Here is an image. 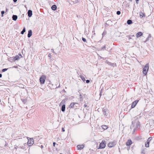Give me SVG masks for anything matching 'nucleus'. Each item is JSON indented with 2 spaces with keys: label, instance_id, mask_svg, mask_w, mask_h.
Here are the masks:
<instances>
[{
  "label": "nucleus",
  "instance_id": "obj_1",
  "mask_svg": "<svg viewBox=\"0 0 154 154\" xmlns=\"http://www.w3.org/2000/svg\"><path fill=\"white\" fill-rule=\"evenodd\" d=\"M140 116L138 115L134 117L133 119L134 120L132 122V124L131 125V128L134 126H136L137 128H139L140 127V122L138 121V119L140 118Z\"/></svg>",
  "mask_w": 154,
  "mask_h": 154
},
{
  "label": "nucleus",
  "instance_id": "obj_2",
  "mask_svg": "<svg viewBox=\"0 0 154 154\" xmlns=\"http://www.w3.org/2000/svg\"><path fill=\"white\" fill-rule=\"evenodd\" d=\"M149 64L147 63L145 65L144 67L143 68V72L144 75H146L149 69Z\"/></svg>",
  "mask_w": 154,
  "mask_h": 154
},
{
  "label": "nucleus",
  "instance_id": "obj_3",
  "mask_svg": "<svg viewBox=\"0 0 154 154\" xmlns=\"http://www.w3.org/2000/svg\"><path fill=\"white\" fill-rule=\"evenodd\" d=\"M46 78V76L44 75H42L40 77L39 79V80L41 84L42 85L44 84Z\"/></svg>",
  "mask_w": 154,
  "mask_h": 154
},
{
  "label": "nucleus",
  "instance_id": "obj_4",
  "mask_svg": "<svg viewBox=\"0 0 154 154\" xmlns=\"http://www.w3.org/2000/svg\"><path fill=\"white\" fill-rule=\"evenodd\" d=\"M106 146L105 141H102L99 145V148L98 149H101L104 148Z\"/></svg>",
  "mask_w": 154,
  "mask_h": 154
},
{
  "label": "nucleus",
  "instance_id": "obj_5",
  "mask_svg": "<svg viewBox=\"0 0 154 154\" xmlns=\"http://www.w3.org/2000/svg\"><path fill=\"white\" fill-rule=\"evenodd\" d=\"M34 140L32 138H30L29 140L28 139L27 144L29 146H32L34 144Z\"/></svg>",
  "mask_w": 154,
  "mask_h": 154
},
{
  "label": "nucleus",
  "instance_id": "obj_6",
  "mask_svg": "<svg viewBox=\"0 0 154 154\" xmlns=\"http://www.w3.org/2000/svg\"><path fill=\"white\" fill-rule=\"evenodd\" d=\"M116 144V142L114 141L109 143L108 144V146L109 147L111 148L114 146Z\"/></svg>",
  "mask_w": 154,
  "mask_h": 154
},
{
  "label": "nucleus",
  "instance_id": "obj_7",
  "mask_svg": "<svg viewBox=\"0 0 154 154\" xmlns=\"http://www.w3.org/2000/svg\"><path fill=\"white\" fill-rule=\"evenodd\" d=\"M139 100H136L133 102L132 104L131 108H134L138 102Z\"/></svg>",
  "mask_w": 154,
  "mask_h": 154
},
{
  "label": "nucleus",
  "instance_id": "obj_8",
  "mask_svg": "<svg viewBox=\"0 0 154 154\" xmlns=\"http://www.w3.org/2000/svg\"><path fill=\"white\" fill-rule=\"evenodd\" d=\"M75 105H79V104L78 103L75 102H72L71 103L69 107L71 108H73L75 107Z\"/></svg>",
  "mask_w": 154,
  "mask_h": 154
},
{
  "label": "nucleus",
  "instance_id": "obj_9",
  "mask_svg": "<svg viewBox=\"0 0 154 154\" xmlns=\"http://www.w3.org/2000/svg\"><path fill=\"white\" fill-rule=\"evenodd\" d=\"M102 112L103 115L105 117H107V114L106 113L107 109L106 108H103L102 109Z\"/></svg>",
  "mask_w": 154,
  "mask_h": 154
},
{
  "label": "nucleus",
  "instance_id": "obj_10",
  "mask_svg": "<svg viewBox=\"0 0 154 154\" xmlns=\"http://www.w3.org/2000/svg\"><path fill=\"white\" fill-rule=\"evenodd\" d=\"M106 63H107L108 65H110L112 66L113 67H114V65H116V63H112L108 61V60H106Z\"/></svg>",
  "mask_w": 154,
  "mask_h": 154
},
{
  "label": "nucleus",
  "instance_id": "obj_11",
  "mask_svg": "<svg viewBox=\"0 0 154 154\" xmlns=\"http://www.w3.org/2000/svg\"><path fill=\"white\" fill-rule=\"evenodd\" d=\"M132 143V141L130 139L128 140V141L126 143V145L127 146H130Z\"/></svg>",
  "mask_w": 154,
  "mask_h": 154
},
{
  "label": "nucleus",
  "instance_id": "obj_12",
  "mask_svg": "<svg viewBox=\"0 0 154 154\" xmlns=\"http://www.w3.org/2000/svg\"><path fill=\"white\" fill-rule=\"evenodd\" d=\"M84 146V145H79L77 146V147L78 149L81 150L83 148Z\"/></svg>",
  "mask_w": 154,
  "mask_h": 154
},
{
  "label": "nucleus",
  "instance_id": "obj_13",
  "mask_svg": "<svg viewBox=\"0 0 154 154\" xmlns=\"http://www.w3.org/2000/svg\"><path fill=\"white\" fill-rule=\"evenodd\" d=\"M27 14L28 16L29 17H31L32 16V11L31 10H29L27 12Z\"/></svg>",
  "mask_w": 154,
  "mask_h": 154
},
{
  "label": "nucleus",
  "instance_id": "obj_14",
  "mask_svg": "<svg viewBox=\"0 0 154 154\" xmlns=\"http://www.w3.org/2000/svg\"><path fill=\"white\" fill-rule=\"evenodd\" d=\"M32 35V32L31 30H29L28 31V34L27 35V37L28 38H30L31 37Z\"/></svg>",
  "mask_w": 154,
  "mask_h": 154
},
{
  "label": "nucleus",
  "instance_id": "obj_15",
  "mask_svg": "<svg viewBox=\"0 0 154 154\" xmlns=\"http://www.w3.org/2000/svg\"><path fill=\"white\" fill-rule=\"evenodd\" d=\"M143 35V33L141 32H139L136 34V37L138 38Z\"/></svg>",
  "mask_w": 154,
  "mask_h": 154
},
{
  "label": "nucleus",
  "instance_id": "obj_16",
  "mask_svg": "<svg viewBox=\"0 0 154 154\" xmlns=\"http://www.w3.org/2000/svg\"><path fill=\"white\" fill-rule=\"evenodd\" d=\"M12 18L13 20L16 21L17 18V15H13L12 16Z\"/></svg>",
  "mask_w": 154,
  "mask_h": 154
},
{
  "label": "nucleus",
  "instance_id": "obj_17",
  "mask_svg": "<svg viewBox=\"0 0 154 154\" xmlns=\"http://www.w3.org/2000/svg\"><path fill=\"white\" fill-rule=\"evenodd\" d=\"M51 8L52 10L55 11L57 8V6L55 5H54L51 6Z\"/></svg>",
  "mask_w": 154,
  "mask_h": 154
},
{
  "label": "nucleus",
  "instance_id": "obj_18",
  "mask_svg": "<svg viewBox=\"0 0 154 154\" xmlns=\"http://www.w3.org/2000/svg\"><path fill=\"white\" fill-rule=\"evenodd\" d=\"M65 105L63 104L61 107V110L62 112H64L65 111Z\"/></svg>",
  "mask_w": 154,
  "mask_h": 154
},
{
  "label": "nucleus",
  "instance_id": "obj_19",
  "mask_svg": "<svg viewBox=\"0 0 154 154\" xmlns=\"http://www.w3.org/2000/svg\"><path fill=\"white\" fill-rule=\"evenodd\" d=\"M20 58V57L18 55H16L14 58V61L18 60Z\"/></svg>",
  "mask_w": 154,
  "mask_h": 154
},
{
  "label": "nucleus",
  "instance_id": "obj_20",
  "mask_svg": "<svg viewBox=\"0 0 154 154\" xmlns=\"http://www.w3.org/2000/svg\"><path fill=\"white\" fill-rule=\"evenodd\" d=\"M101 127L104 130H106L108 128V126L105 125H102Z\"/></svg>",
  "mask_w": 154,
  "mask_h": 154
},
{
  "label": "nucleus",
  "instance_id": "obj_21",
  "mask_svg": "<svg viewBox=\"0 0 154 154\" xmlns=\"http://www.w3.org/2000/svg\"><path fill=\"white\" fill-rule=\"evenodd\" d=\"M127 23L128 25H130L133 23V22L132 20H128L127 21Z\"/></svg>",
  "mask_w": 154,
  "mask_h": 154
},
{
  "label": "nucleus",
  "instance_id": "obj_22",
  "mask_svg": "<svg viewBox=\"0 0 154 154\" xmlns=\"http://www.w3.org/2000/svg\"><path fill=\"white\" fill-rule=\"evenodd\" d=\"M149 143L146 141L145 143V146L146 147H148L149 146Z\"/></svg>",
  "mask_w": 154,
  "mask_h": 154
},
{
  "label": "nucleus",
  "instance_id": "obj_23",
  "mask_svg": "<svg viewBox=\"0 0 154 154\" xmlns=\"http://www.w3.org/2000/svg\"><path fill=\"white\" fill-rule=\"evenodd\" d=\"M26 32V28L24 27L22 30L21 32V34L22 35L24 34V33Z\"/></svg>",
  "mask_w": 154,
  "mask_h": 154
},
{
  "label": "nucleus",
  "instance_id": "obj_24",
  "mask_svg": "<svg viewBox=\"0 0 154 154\" xmlns=\"http://www.w3.org/2000/svg\"><path fill=\"white\" fill-rule=\"evenodd\" d=\"M80 78L82 80V81H83V82H85L86 81L85 78L83 75H81L80 76Z\"/></svg>",
  "mask_w": 154,
  "mask_h": 154
},
{
  "label": "nucleus",
  "instance_id": "obj_25",
  "mask_svg": "<svg viewBox=\"0 0 154 154\" xmlns=\"http://www.w3.org/2000/svg\"><path fill=\"white\" fill-rule=\"evenodd\" d=\"M145 16V14H144L142 13V12H141L140 13V17L141 18H142L143 17H144Z\"/></svg>",
  "mask_w": 154,
  "mask_h": 154
},
{
  "label": "nucleus",
  "instance_id": "obj_26",
  "mask_svg": "<svg viewBox=\"0 0 154 154\" xmlns=\"http://www.w3.org/2000/svg\"><path fill=\"white\" fill-rule=\"evenodd\" d=\"M106 34V31H104L102 34V37L105 36Z\"/></svg>",
  "mask_w": 154,
  "mask_h": 154
},
{
  "label": "nucleus",
  "instance_id": "obj_27",
  "mask_svg": "<svg viewBox=\"0 0 154 154\" xmlns=\"http://www.w3.org/2000/svg\"><path fill=\"white\" fill-rule=\"evenodd\" d=\"M152 137H150L148 139L147 141L149 143L150 141L152 140Z\"/></svg>",
  "mask_w": 154,
  "mask_h": 154
},
{
  "label": "nucleus",
  "instance_id": "obj_28",
  "mask_svg": "<svg viewBox=\"0 0 154 154\" xmlns=\"http://www.w3.org/2000/svg\"><path fill=\"white\" fill-rule=\"evenodd\" d=\"M21 100L23 103H25L26 102V99H21Z\"/></svg>",
  "mask_w": 154,
  "mask_h": 154
},
{
  "label": "nucleus",
  "instance_id": "obj_29",
  "mask_svg": "<svg viewBox=\"0 0 154 154\" xmlns=\"http://www.w3.org/2000/svg\"><path fill=\"white\" fill-rule=\"evenodd\" d=\"M8 69V68H5L3 69H2V72H4L5 71H7Z\"/></svg>",
  "mask_w": 154,
  "mask_h": 154
},
{
  "label": "nucleus",
  "instance_id": "obj_30",
  "mask_svg": "<svg viewBox=\"0 0 154 154\" xmlns=\"http://www.w3.org/2000/svg\"><path fill=\"white\" fill-rule=\"evenodd\" d=\"M5 11H2L1 12V14H2V17H3V15L4 14H5Z\"/></svg>",
  "mask_w": 154,
  "mask_h": 154
},
{
  "label": "nucleus",
  "instance_id": "obj_31",
  "mask_svg": "<svg viewBox=\"0 0 154 154\" xmlns=\"http://www.w3.org/2000/svg\"><path fill=\"white\" fill-rule=\"evenodd\" d=\"M103 89L102 88L101 90L100 91V96L103 93Z\"/></svg>",
  "mask_w": 154,
  "mask_h": 154
},
{
  "label": "nucleus",
  "instance_id": "obj_32",
  "mask_svg": "<svg viewBox=\"0 0 154 154\" xmlns=\"http://www.w3.org/2000/svg\"><path fill=\"white\" fill-rule=\"evenodd\" d=\"M80 101H82L83 100V99L82 98V96L81 94L80 95Z\"/></svg>",
  "mask_w": 154,
  "mask_h": 154
},
{
  "label": "nucleus",
  "instance_id": "obj_33",
  "mask_svg": "<svg viewBox=\"0 0 154 154\" xmlns=\"http://www.w3.org/2000/svg\"><path fill=\"white\" fill-rule=\"evenodd\" d=\"M82 40L84 42H86V39L85 38H84L82 37Z\"/></svg>",
  "mask_w": 154,
  "mask_h": 154
},
{
  "label": "nucleus",
  "instance_id": "obj_34",
  "mask_svg": "<svg viewBox=\"0 0 154 154\" xmlns=\"http://www.w3.org/2000/svg\"><path fill=\"white\" fill-rule=\"evenodd\" d=\"M116 14L118 15H119L121 14V12L119 11H118L116 12Z\"/></svg>",
  "mask_w": 154,
  "mask_h": 154
},
{
  "label": "nucleus",
  "instance_id": "obj_35",
  "mask_svg": "<svg viewBox=\"0 0 154 154\" xmlns=\"http://www.w3.org/2000/svg\"><path fill=\"white\" fill-rule=\"evenodd\" d=\"M141 153L143 154H145V150L144 149H143L141 151Z\"/></svg>",
  "mask_w": 154,
  "mask_h": 154
},
{
  "label": "nucleus",
  "instance_id": "obj_36",
  "mask_svg": "<svg viewBox=\"0 0 154 154\" xmlns=\"http://www.w3.org/2000/svg\"><path fill=\"white\" fill-rule=\"evenodd\" d=\"M48 57L50 58H51L52 57V55L50 53H49L48 55Z\"/></svg>",
  "mask_w": 154,
  "mask_h": 154
},
{
  "label": "nucleus",
  "instance_id": "obj_37",
  "mask_svg": "<svg viewBox=\"0 0 154 154\" xmlns=\"http://www.w3.org/2000/svg\"><path fill=\"white\" fill-rule=\"evenodd\" d=\"M106 47L105 46H104L103 47H101V49L102 50H103L106 48Z\"/></svg>",
  "mask_w": 154,
  "mask_h": 154
},
{
  "label": "nucleus",
  "instance_id": "obj_38",
  "mask_svg": "<svg viewBox=\"0 0 154 154\" xmlns=\"http://www.w3.org/2000/svg\"><path fill=\"white\" fill-rule=\"evenodd\" d=\"M86 81V83H88L90 82V81L89 80H87Z\"/></svg>",
  "mask_w": 154,
  "mask_h": 154
},
{
  "label": "nucleus",
  "instance_id": "obj_39",
  "mask_svg": "<svg viewBox=\"0 0 154 154\" xmlns=\"http://www.w3.org/2000/svg\"><path fill=\"white\" fill-rule=\"evenodd\" d=\"M51 52H53V53H55V54H56V53H55L54 52V49H51Z\"/></svg>",
  "mask_w": 154,
  "mask_h": 154
},
{
  "label": "nucleus",
  "instance_id": "obj_40",
  "mask_svg": "<svg viewBox=\"0 0 154 154\" xmlns=\"http://www.w3.org/2000/svg\"><path fill=\"white\" fill-rule=\"evenodd\" d=\"M130 36H131L130 35H128V38L129 40H130V39H131V38Z\"/></svg>",
  "mask_w": 154,
  "mask_h": 154
},
{
  "label": "nucleus",
  "instance_id": "obj_41",
  "mask_svg": "<svg viewBox=\"0 0 154 154\" xmlns=\"http://www.w3.org/2000/svg\"><path fill=\"white\" fill-rule=\"evenodd\" d=\"M56 144V143L55 142L53 143V145L54 146H55V145Z\"/></svg>",
  "mask_w": 154,
  "mask_h": 154
},
{
  "label": "nucleus",
  "instance_id": "obj_42",
  "mask_svg": "<svg viewBox=\"0 0 154 154\" xmlns=\"http://www.w3.org/2000/svg\"><path fill=\"white\" fill-rule=\"evenodd\" d=\"M65 101L64 100H63L62 102H61V103H65Z\"/></svg>",
  "mask_w": 154,
  "mask_h": 154
},
{
  "label": "nucleus",
  "instance_id": "obj_43",
  "mask_svg": "<svg viewBox=\"0 0 154 154\" xmlns=\"http://www.w3.org/2000/svg\"><path fill=\"white\" fill-rule=\"evenodd\" d=\"M139 0H135L136 1V2L137 4L138 3V2L139 1Z\"/></svg>",
  "mask_w": 154,
  "mask_h": 154
},
{
  "label": "nucleus",
  "instance_id": "obj_44",
  "mask_svg": "<svg viewBox=\"0 0 154 154\" xmlns=\"http://www.w3.org/2000/svg\"><path fill=\"white\" fill-rule=\"evenodd\" d=\"M62 131L63 132H64L65 131V130H64V128H62Z\"/></svg>",
  "mask_w": 154,
  "mask_h": 154
},
{
  "label": "nucleus",
  "instance_id": "obj_45",
  "mask_svg": "<svg viewBox=\"0 0 154 154\" xmlns=\"http://www.w3.org/2000/svg\"><path fill=\"white\" fill-rule=\"evenodd\" d=\"M99 59H100L103 58V57H101V56H99Z\"/></svg>",
  "mask_w": 154,
  "mask_h": 154
},
{
  "label": "nucleus",
  "instance_id": "obj_46",
  "mask_svg": "<svg viewBox=\"0 0 154 154\" xmlns=\"http://www.w3.org/2000/svg\"><path fill=\"white\" fill-rule=\"evenodd\" d=\"M19 55L21 56V57H23L22 55L20 54H19Z\"/></svg>",
  "mask_w": 154,
  "mask_h": 154
},
{
  "label": "nucleus",
  "instance_id": "obj_47",
  "mask_svg": "<svg viewBox=\"0 0 154 154\" xmlns=\"http://www.w3.org/2000/svg\"><path fill=\"white\" fill-rule=\"evenodd\" d=\"M84 106L85 107H87V106L86 104H85L84 105Z\"/></svg>",
  "mask_w": 154,
  "mask_h": 154
},
{
  "label": "nucleus",
  "instance_id": "obj_48",
  "mask_svg": "<svg viewBox=\"0 0 154 154\" xmlns=\"http://www.w3.org/2000/svg\"><path fill=\"white\" fill-rule=\"evenodd\" d=\"M13 1L14 2H16L17 1V0H13Z\"/></svg>",
  "mask_w": 154,
  "mask_h": 154
},
{
  "label": "nucleus",
  "instance_id": "obj_49",
  "mask_svg": "<svg viewBox=\"0 0 154 154\" xmlns=\"http://www.w3.org/2000/svg\"><path fill=\"white\" fill-rule=\"evenodd\" d=\"M2 74L0 73V78L2 77Z\"/></svg>",
  "mask_w": 154,
  "mask_h": 154
},
{
  "label": "nucleus",
  "instance_id": "obj_50",
  "mask_svg": "<svg viewBox=\"0 0 154 154\" xmlns=\"http://www.w3.org/2000/svg\"><path fill=\"white\" fill-rule=\"evenodd\" d=\"M78 106H79V105H75V106L76 107H78Z\"/></svg>",
  "mask_w": 154,
  "mask_h": 154
},
{
  "label": "nucleus",
  "instance_id": "obj_51",
  "mask_svg": "<svg viewBox=\"0 0 154 154\" xmlns=\"http://www.w3.org/2000/svg\"><path fill=\"white\" fill-rule=\"evenodd\" d=\"M41 148H43V145H41Z\"/></svg>",
  "mask_w": 154,
  "mask_h": 154
},
{
  "label": "nucleus",
  "instance_id": "obj_52",
  "mask_svg": "<svg viewBox=\"0 0 154 154\" xmlns=\"http://www.w3.org/2000/svg\"><path fill=\"white\" fill-rule=\"evenodd\" d=\"M14 67L15 68H17V66H14Z\"/></svg>",
  "mask_w": 154,
  "mask_h": 154
},
{
  "label": "nucleus",
  "instance_id": "obj_53",
  "mask_svg": "<svg viewBox=\"0 0 154 154\" xmlns=\"http://www.w3.org/2000/svg\"><path fill=\"white\" fill-rule=\"evenodd\" d=\"M135 128H134V131H135Z\"/></svg>",
  "mask_w": 154,
  "mask_h": 154
},
{
  "label": "nucleus",
  "instance_id": "obj_54",
  "mask_svg": "<svg viewBox=\"0 0 154 154\" xmlns=\"http://www.w3.org/2000/svg\"><path fill=\"white\" fill-rule=\"evenodd\" d=\"M7 9H6V12H7Z\"/></svg>",
  "mask_w": 154,
  "mask_h": 154
},
{
  "label": "nucleus",
  "instance_id": "obj_55",
  "mask_svg": "<svg viewBox=\"0 0 154 154\" xmlns=\"http://www.w3.org/2000/svg\"><path fill=\"white\" fill-rule=\"evenodd\" d=\"M132 36H133V37H134V35H132Z\"/></svg>",
  "mask_w": 154,
  "mask_h": 154
},
{
  "label": "nucleus",
  "instance_id": "obj_56",
  "mask_svg": "<svg viewBox=\"0 0 154 154\" xmlns=\"http://www.w3.org/2000/svg\"><path fill=\"white\" fill-rule=\"evenodd\" d=\"M60 154H62V153H60Z\"/></svg>",
  "mask_w": 154,
  "mask_h": 154
}]
</instances>
